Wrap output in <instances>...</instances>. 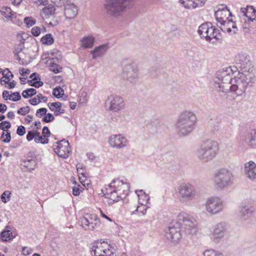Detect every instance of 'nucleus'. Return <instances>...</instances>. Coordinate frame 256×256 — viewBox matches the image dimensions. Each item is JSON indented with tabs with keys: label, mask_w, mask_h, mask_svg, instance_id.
Wrapping results in <instances>:
<instances>
[{
	"label": "nucleus",
	"mask_w": 256,
	"mask_h": 256,
	"mask_svg": "<svg viewBox=\"0 0 256 256\" xmlns=\"http://www.w3.org/2000/svg\"><path fill=\"white\" fill-rule=\"evenodd\" d=\"M82 46L85 48L92 47L94 42V38L92 36H85L81 40Z\"/></svg>",
	"instance_id": "obj_32"
},
{
	"label": "nucleus",
	"mask_w": 256,
	"mask_h": 256,
	"mask_svg": "<svg viewBox=\"0 0 256 256\" xmlns=\"http://www.w3.org/2000/svg\"><path fill=\"white\" fill-rule=\"evenodd\" d=\"M54 120V117L52 115V114L48 113L44 116L42 119V121L44 122H52Z\"/></svg>",
	"instance_id": "obj_43"
},
{
	"label": "nucleus",
	"mask_w": 256,
	"mask_h": 256,
	"mask_svg": "<svg viewBox=\"0 0 256 256\" xmlns=\"http://www.w3.org/2000/svg\"><path fill=\"white\" fill-rule=\"evenodd\" d=\"M181 232L186 235H196L198 232L196 222L182 214H179L178 222L170 224L166 230L165 236L169 241L178 242L182 238Z\"/></svg>",
	"instance_id": "obj_1"
},
{
	"label": "nucleus",
	"mask_w": 256,
	"mask_h": 256,
	"mask_svg": "<svg viewBox=\"0 0 256 256\" xmlns=\"http://www.w3.org/2000/svg\"><path fill=\"white\" fill-rule=\"evenodd\" d=\"M126 139L121 134L114 135L110 136L109 140L110 144L116 148H122L126 146Z\"/></svg>",
	"instance_id": "obj_16"
},
{
	"label": "nucleus",
	"mask_w": 256,
	"mask_h": 256,
	"mask_svg": "<svg viewBox=\"0 0 256 256\" xmlns=\"http://www.w3.org/2000/svg\"><path fill=\"white\" fill-rule=\"evenodd\" d=\"M14 238L12 234V232L9 230H3L0 233V238L2 241L6 242Z\"/></svg>",
	"instance_id": "obj_35"
},
{
	"label": "nucleus",
	"mask_w": 256,
	"mask_h": 256,
	"mask_svg": "<svg viewBox=\"0 0 256 256\" xmlns=\"http://www.w3.org/2000/svg\"><path fill=\"white\" fill-rule=\"evenodd\" d=\"M42 136L44 138H48L50 136V132L48 128L46 126H45L43 128L42 131Z\"/></svg>",
	"instance_id": "obj_53"
},
{
	"label": "nucleus",
	"mask_w": 256,
	"mask_h": 256,
	"mask_svg": "<svg viewBox=\"0 0 256 256\" xmlns=\"http://www.w3.org/2000/svg\"><path fill=\"white\" fill-rule=\"evenodd\" d=\"M247 87V83L244 82L239 76L233 78L230 91L234 92L237 96H241L244 92Z\"/></svg>",
	"instance_id": "obj_12"
},
{
	"label": "nucleus",
	"mask_w": 256,
	"mask_h": 256,
	"mask_svg": "<svg viewBox=\"0 0 256 256\" xmlns=\"http://www.w3.org/2000/svg\"><path fill=\"white\" fill-rule=\"evenodd\" d=\"M4 128H5L4 124L3 123V121H2V122H1L0 123V129L2 130H3L4 131H6V134L5 135L6 138H4V132H3L2 133V134L1 136V139H2V141L4 142L8 143L11 140L10 132L8 130H5Z\"/></svg>",
	"instance_id": "obj_31"
},
{
	"label": "nucleus",
	"mask_w": 256,
	"mask_h": 256,
	"mask_svg": "<svg viewBox=\"0 0 256 256\" xmlns=\"http://www.w3.org/2000/svg\"><path fill=\"white\" fill-rule=\"evenodd\" d=\"M37 165L36 156L32 152H29L26 157L20 160V166L28 170H34Z\"/></svg>",
	"instance_id": "obj_15"
},
{
	"label": "nucleus",
	"mask_w": 256,
	"mask_h": 256,
	"mask_svg": "<svg viewBox=\"0 0 256 256\" xmlns=\"http://www.w3.org/2000/svg\"><path fill=\"white\" fill-rule=\"evenodd\" d=\"M120 187H125L126 189L130 188L128 184L124 183L122 180H120L118 179L113 180L108 188L114 190V192H121Z\"/></svg>",
	"instance_id": "obj_22"
},
{
	"label": "nucleus",
	"mask_w": 256,
	"mask_h": 256,
	"mask_svg": "<svg viewBox=\"0 0 256 256\" xmlns=\"http://www.w3.org/2000/svg\"><path fill=\"white\" fill-rule=\"evenodd\" d=\"M122 76L130 82L138 77V68L136 64L127 61L122 62Z\"/></svg>",
	"instance_id": "obj_7"
},
{
	"label": "nucleus",
	"mask_w": 256,
	"mask_h": 256,
	"mask_svg": "<svg viewBox=\"0 0 256 256\" xmlns=\"http://www.w3.org/2000/svg\"><path fill=\"white\" fill-rule=\"evenodd\" d=\"M206 0H180V2L186 8H194L202 6Z\"/></svg>",
	"instance_id": "obj_19"
},
{
	"label": "nucleus",
	"mask_w": 256,
	"mask_h": 256,
	"mask_svg": "<svg viewBox=\"0 0 256 256\" xmlns=\"http://www.w3.org/2000/svg\"><path fill=\"white\" fill-rule=\"evenodd\" d=\"M7 110V106L5 104L0 103V112L4 113Z\"/></svg>",
	"instance_id": "obj_63"
},
{
	"label": "nucleus",
	"mask_w": 256,
	"mask_h": 256,
	"mask_svg": "<svg viewBox=\"0 0 256 256\" xmlns=\"http://www.w3.org/2000/svg\"><path fill=\"white\" fill-rule=\"evenodd\" d=\"M236 71L231 67L218 71L215 79V88L218 91L228 92L230 89L233 78H232L234 72Z\"/></svg>",
	"instance_id": "obj_3"
},
{
	"label": "nucleus",
	"mask_w": 256,
	"mask_h": 256,
	"mask_svg": "<svg viewBox=\"0 0 256 256\" xmlns=\"http://www.w3.org/2000/svg\"><path fill=\"white\" fill-rule=\"evenodd\" d=\"M218 252L214 250H206L204 252V256H216Z\"/></svg>",
	"instance_id": "obj_49"
},
{
	"label": "nucleus",
	"mask_w": 256,
	"mask_h": 256,
	"mask_svg": "<svg viewBox=\"0 0 256 256\" xmlns=\"http://www.w3.org/2000/svg\"><path fill=\"white\" fill-rule=\"evenodd\" d=\"M109 102V109L110 110L117 112L124 108L123 98L118 96L112 94L108 97L106 102Z\"/></svg>",
	"instance_id": "obj_11"
},
{
	"label": "nucleus",
	"mask_w": 256,
	"mask_h": 256,
	"mask_svg": "<svg viewBox=\"0 0 256 256\" xmlns=\"http://www.w3.org/2000/svg\"><path fill=\"white\" fill-rule=\"evenodd\" d=\"M55 8L52 4L46 6L42 10V13L45 15L46 18H47L50 16H53L55 12Z\"/></svg>",
	"instance_id": "obj_34"
},
{
	"label": "nucleus",
	"mask_w": 256,
	"mask_h": 256,
	"mask_svg": "<svg viewBox=\"0 0 256 256\" xmlns=\"http://www.w3.org/2000/svg\"><path fill=\"white\" fill-rule=\"evenodd\" d=\"M40 102H41L40 100H38V101L37 99L36 98H32L29 100V102L33 106L36 105V104H38L39 103H40Z\"/></svg>",
	"instance_id": "obj_60"
},
{
	"label": "nucleus",
	"mask_w": 256,
	"mask_h": 256,
	"mask_svg": "<svg viewBox=\"0 0 256 256\" xmlns=\"http://www.w3.org/2000/svg\"><path fill=\"white\" fill-rule=\"evenodd\" d=\"M52 94L58 98H60L64 94V90L60 86H56L54 88Z\"/></svg>",
	"instance_id": "obj_39"
},
{
	"label": "nucleus",
	"mask_w": 256,
	"mask_h": 256,
	"mask_svg": "<svg viewBox=\"0 0 256 256\" xmlns=\"http://www.w3.org/2000/svg\"><path fill=\"white\" fill-rule=\"evenodd\" d=\"M210 28L208 30V34L205 36V38L208 42H210L212 38H215L217 40L220 39V34L218 30L213 28L212 24L210 22Z\"/></svg>",
	"instance_id": "obj_26"
},
{
	"label": "nucleus",
	"mask_w": 256,
	"mask_h": 256,
	"mask_svg": "<svg viewBox=\"0 0 256 256\" xmlns=\"http://www.w3.org/2000/svg\"><path fill=\"white\" fill-rule=\"evenodd\" d=\"M36 94V90L34 88H29L24 90L22 92V96L27 98L34 96Z\"/></svg>",
	"instance_id": "obj_37"
},
{
	"label": "nucleus",
	"mask_w": 256,
	"mask_h": 256,
	"mask_svg": "<svg viewBox=\"0 0 256 256\" xmlns=\"http://www.w3.org/2000/svg\"><path fill=\"white\" fill-rule=\"evenodd\" d=\"M47 109L46 108H40L38 109L36 114V116L38 118H42L43 116H44L46 114V112H47Z\"/></svg>",
	"instance_id": "obj_46"
},
{
	"label": "nucleus",
	"mask_w": 256,
	"mask_h": 256,
	"mask_svg": "<svg viewBox=\"0 0 256 256\" xmlns=\"http://www.w3.org/2000/svg\"><path fill=\"white\" fill-rule=\"evenodd\" d=\"M244 173L246 176L252 180H256V164L252 161H250L244 164Z\"/></svg>",
	"instance_id": "obj_17"
},
{
	"label": "nucleus",
	"mask_w": 256,
	"mask_h": 256,
	"mask_svg": "<svg viewBox=\"0 0 256 256\" xmlns=\"http://www.w3.org/2000/svg\"><path fill=\"white\" fill-rule=\"evenodd\" d=\"M69 146L68 142L64 139L56 142L53 146L54 150L58 156L65 158L68 156L70 152Z\"/></svg>",
	"instance_id": "obj_10"
},
{
	"label": "nucleus",
	"mask_w": 256,
	"mask_h": 256,
	"mask_svg": "<svg viewBox=\"0 0 256 256\" xmlns=\"http://www.w3.org/2000/svg\"><path fill=\"white\" fill-rule=\"evenodd\" d=\"M120 188H121L122 196V198H124L128 194L129 188L126 189L125 187H120Z\"/></svg>",
	"instance_id": "obj_59"
},
{
	"label": "nucleus",
	"mask_w": 256,
	"mask_h": 256,
	"mask_svg": "<svg viewBox=\"0 0 256 256\" xmlns=\"http://www.w3.org/2000/svg\"><path fill=\"white\" fill-rule=\"evenodd\" d=\"M106 194L110 196V200H112L113 202H118L120 200L123 198L121 192H114V190H110L108 188H106Z\"/></svg>",
	"instance_id": "obj_30"
},
{
	"label": "nucleus",
	"mask_w": 256,
	"mask_h": 256,
	"mask_svg": "<svg viewBox=\"0 0 256 256\" xmlns=\"http://www.w3.org/2000/svg\"><path fill=\"white\" fill-rule=\"evenodd\" d=\"M50 64V70L54 72V74H58L62 72V67L56 64L51 62Z\"/></svg>",
	"instance_id": "obj_40"
},
{
	"label": "nucleus",
	"mask_w": 256,
	"mask_h": 256,
	"mask_svg": "<svg viewBox=\"0 0 256 256\" xmlns=\"http://www.w3.org/2000/svg\"><path fill=\"white\" fill-rule=\"evenodd\" d=\"M82 190L79 188L78 186H74L72 188V194L75 196L80 195Z\"/></svg>",
	"instance_id": "obj_56"
},
{
	"label": "nucleus",
	"mask_w": 256,
	"mask_h": 256,
	"mask_svg": "<svg viewBox=\"0 0 256 256\" xmlns=\"http://www.w3.org/2000/svg\"><path fill=\"white\" fill-rule=\"evenodd\" d=\"M234 176L232 172L226 168L219 170L216 174L214 182L216 186L220 188L229 186L232 184Z\"/></svg>",
	"instance_id": "obj_6"
},
{
	"label": "nucleus",
	"mask_w": 256,
	"mask_h": 256,
	"mask_svg": "<svg viewBox=\"0 0 256 256\" xmlns=\"http://www.w3.org/2000/svg\"><path fill=\"white\" fill-rule=\"evenodd\" d=\"M22 41L19 44L18 46L16 48H15V50L14 52V54H19L24 48V38H23V36L22 37Z\"/></svg>",
	"instance_id": "obj_48"
},
{
	"label": "nucleus",
	"mask_w": 256,
	"mask_h": 256,
	"mask_svg": "<svg viewBox=\"0 0 256 256\" xmlns=\"http://www.w3.org/2000/svg\"><path fill=\"white\" fill-rule=\"evenodd\" d=\"M30 112V108L29 106L22 107L17 110V113L18 114L25 116Z\"/></svg>",
	"instance_id": "obj_44"
},
{
	"label": "nucleus",
	"mask_w": 256,
	"mask_h": 256,
	"mask_svg": "<svg viewBox=\"0 0 256 256\" xmlns=\"http://www.w3.org/2000/svg\"><path fill=\"white\" fill-rule=\"evenodd\" d=\"M103 244H107L104 241L102 242H95L92 248V252H94V256H106L104 254V247Z\"/></svg>",
	"instance_id": "obj_25"
},
{
	"label": "nucleus",
	"mask_w": 256,
	"mask_h": 256,
	"mask_svg": "<svg viewBox=\"0 0 256 256\" xmlns=\"http://www.w3.org/2000/svg\"><path fill=\"white\" fill-rule=\"evenodd\" d=\"M236 62L239 64L238 68L241 71L250 70L252 68L250 57L246 54H240L236 56Z\"/></svg>",
	"instance_id": "obj_14"
},
{
	"label": "nucleus",
	"mask_w": 256,
	"mask_h": 256,
	"mask_svg": "<svg viewBox=\"0 0 256 256\" xmlns=\"http://www.w3.org/2000/svg\"><path fill=\"white\" fill-rule=\"evenodd\" d=\"M100 224V220L98 217L96 216V218H95L94 220H93V222H91L90 224L88 227L86 228V229L90 230H94L96 228L99 226Z\"/></svg>",
	"instance_id": "obj_41"
},
{
	"label": "nucleus",
	"mask_w": 256,
	"mask_h": 256,
	"mask_svg": "<svg viewBox=\"0 0 256 256\" xmlns=\"http://www.w3.org/2000/svg\"><path fill=\"white\" fill-rule=\"evenodd\" d=\"M8 98H12V96L9 94V92L6 90H4L2 92V98L5 100H7L8 99Z\"/></svg>",
	"instance_id": "obj_58"
},
{
	"label": "nucleus",
	"mask_w": 256,
	"mask_h": 256,
	"mask_svg": "<svg viewBox=\"0 0 256 256\" xmlns=\"http://www.w3.org/2000/svg\"><path fill=\"white\" fill-rule=\"evenodd\" d=\"M34 87H35L36 88H39L43 86L44 82L40 80H38L34 82Z\"/></svg>",
	"instance_id": "obj_61"
},
{
	"label": "nucleus",
	"mask_w": 256,
	"mask_h": 256,
	"mask_svg": "<svg viewBox=\"0 0 256 256\" xmlns=\"http://www.w3.org/2000/svg\"><path fill=\"white\" fill-rule=\"evenodd\" d=\"M37 97L38 100H42L44 102H46L48 100L47 97L43 96L41 94H39L37 95Z\"/></svg>",
	"instance_id": "obj_62"
},
{
	"label": "nucleus",
	"mask_w": 256,
	"mask_h": 256,
	"mask_svg": "<svg viewBox=\"0 0 256 256\" xmlns=\"http://www.w3.org/2000/svg\"><path fill=\"white\" fill-rule=\"evenodd\" d=\"M246 142L253 148H256V132L252 130L248 133L246 138Z\"/></svg>",
	"instance_id": "obj_29"
},
{
	"label": "nucleus",
	"mask_w": 256,
	"mask_h": 256,
	"mask_svg": "<svg viewBox=\"0 0 256 256\" xmlns=\"http://www.w3.org/2000/svg\"><path fill=\"white\" fill-rule=\"evenodd\" d=\"M24 22L28 27L29 28L34 26L36 24V20L32 19L31 18L26 17L24 19Z\"/></svg>",
	"instance_id": "obj_45"
},
{
	"label": "nucleus",
	"mask_w": 256,
	"mask_h": 256,
	"mask_svg": "<svg viewBox=\"0 0 256 256\" xmlns=\"http://www.w3.org/2000/svg\"><path fill=\"white\" fill-rule=\"evenodd\" d=\"M32 250L28 248L27 247H23L22 248V252L24 255H29L32 253Z\"/></svg>",
	"instance_id": "obj_57"
},
{
	"label": "nucleus",
	"mask_w": 256,
	"mask_h": 256,
	"mask_svg": "<svg viewBox=\"0 0 256 256\" xmlns=\"http://www.w3.org/2000/svg\"><path fill=\"white\" fill-rule=\"evenodd\" d=\"M108 48V46L106 44H102L96 47L91 52L92 54L93 59H96L98 57L103 56Z\"/></svg>",
	"instance_id": "obj_24"
},
{
	"label": "nucleus",
	"mask_w": 256,
	"mask_h": 256,
	"mask_svg": "<svg viewBox=\"0 0 256 256\" xmlns=\"http://www.w3.org/2000/svg\"><path fill=\"white\" fill-rule=\"evenodd\" d=\"M146 210L145 208H144L143 204H142V205L140 206H136V210H134L133 212V214H135V212H142L143 214H144L146 212Z\"/></svg>",
	"instance_id": "obj_54"
},
{
	"label": "nucleus",
	"mask_w": 256,
	"mask_h": 256,
	"mask_svg": "<svg viewBox=\"0 0 256 256\" xmlns=\"http://www.w3.org/2000/svg\"><path fill=\"white\" fill-rule=\"evenodd\" d=\"M31 32L34 36H38L40 33V28L38 26H34L32 28Z\"/></svg>",
	"instance_id": "obj_52"
},
{
	"label": "nucleus",
	"mask_w": 256,
	"mask_h": 256,
	"mask_svg": "<svg viewBox=\"0 0 256 256\" xmlns=\"http://www.w3.org/2000/svg\"><path fill=\"white\" fill-rule=\"evenodd\" d=\"M136 192L138 196L140 198V196L142 197L144 196V200L146 202L149 200L150 198L148 196H147L144 192L142 190H140L139 191L136 190Z\"/></svg>",
	"instance_id": "obj_50"
},
{
	"label": "nucleus",
	"mask_w": 256,
	"mask_h": 256,
	"mask_svg": "<svg viewBox=\"0 0 256 256\" xmlns=\"http://www.w3.org/2000/svg\"><path fill=\"white\" fill-rule=\"evenodd\" d=\"M218 150V144L216 142L206 140L202 142L196 150V154L202 163H207L216 156Z\"/></svg>",
	"instance_id": "obj_2"
},
{
	"label": "nucleus",
	"mask_w": 256,
	"mask_h": 256,
	"mask_svg": "<svg viewBox=\"0 0 256 256\" xmlns=\"http://www.w3.org/2000/svg\"><path fill=\"white\" fill-rule=\"evenodd\" d=\"M26 132V128L23 126H20L18 127L16 133L20 136H24Z\"/></svg>",
	"instance_id": "obj_51"
},
{
	"label": "nucleus",
	"mask_w": 256,
	"mask_h": 256,
	"mask_svg": "<svg viewBox=\"0 0 256 256\" xmlns=\"http://www.w3.org/2000/svg\"><path fill=\"white\" fill-rule=\"evenodd\" d=\"M220 24L221 26L220 27L221 30L224 32H232L231 29L232 28L237 30L235 22L232 19H229V18L224 20L221 21Z\"/></svg>",
	"instance_id": "obj_23"
},
{
	"label": "nucleus",
	"mask_w": 256,
	"mask_h": 256,
	"mask_svg": "<svg viewBox=\"0 0 256 256\" xmlns=\"http://www.w3.org/2000/svg\"><path fill=\"white\" fill-rule=\"evenodd\" d=\"M78 8L73 4H68L64 6V14L67 19L74 18L78 14Z\"/></svg>",
	"instance_id": "obj_21"
},
{
	"label": "nucleus",
	"mask_w": 256,
	"mask_h": 256,
	"mask_svg": "<svg viewBox=\"0 0 256 256\" xmlns=\"http://www.w3.org/2000/svg\"><path fill=\"white\" fill-rule=\"evenodd\" d=\"M41 42L43 44L51 45L54 42V39L50 34H48L41 38Z\"/></svg>",
	"instance_id": "obj_36"
},
{
	"label": "nucleus",
	"mask_w": 256,
	"mask_h": 256,
	"mask_svg": "<svg viewBox=\"0 0 256 256\" xmlns=\"http://www.w3.org/2000/svg\"><path fill=\"white\" fill-rule=\"evenodd\" d=\"M216 20L218 23H220L222 20H224L228 18V16H232V14L228 8L227 6L224 8L218 10L214 14Z\"/></svg>",
	"instance_id": "obj_20"
},
{
	"label": "nucleus",
	"mask_w": 256,
	"mask_h": 256,
	"mask_svg": "<svg viewBox=\"0 0 256 256\" xmlns=\"http://www.w3.org/2000/svg\"><path fill=\"white\" fill-rule=\"evenodd\" d=\"M8 88L9 89H12L15 87V86L16 84V82L15 80H13L12 82H8Z\"/></svg>",
	"instance_id": "obj_64"
},
{
	"label": "nucleus",
	"mask_w": 256,
	"mask_h": 256,
	"mask_svg": "<svg viewBox=\"0 0 256 256\" xmlns=\"http://www.w3.org/2000/svg\"><path fill=\"white\" fill-rule=\"evenodd\" d=\"M223 202L218 198H208L206 204V210L210 214H216L222 210Z\"/></svg>",
	"instance_id": "obj_9"
},
{
	"label": "nucleus",
	"mask_w": 256,
	"mask_h": 256,
	"mask_svg": "<svg viewBox=\"0 0 256 256\" xmlns=\"http://www.w3.org/2000/svg\"><path fill=\"white\" fill-rule=\"evenodd\" d=\"M11 192L6 190L1 195V199L3 202L6 203L10 200Z\"/></svg>",
	"instance_id": "obj_42"
},
{
	"label": "nucleus",
	"mask_w": 256,
	"mask_h": 256,
	"mask_svg": "<svg viewBox=\"0 0 256 256\" xmlns=\"http://www.w3.org/2000/svg\"><path fill=\"white\" fill-rule=\"evenodd\" d=\"M12 98H8V100L13 102H16L21 99V96L18 92H14L11 94Z\"/></svg>",
	"instance_id": "obj_47"
},
{
	"label": "nucleus",
	"mask_w": 256,
	"mask_h": 256,
	"mask_svg": "<svg viewBox=\"0 0 256 256\" xmlns=\"http://www.w3.org/2000/svg\"><path fill=\"white\" fill-rule=\"evenodd\" d=\"M132 2V0H106L104 6L107 14L116 17L129 8Z\"/></svg>",
	"instance_id": "obj_5"
},
{
	"label": "nucleus",
	"mask_w": 256,
	"mask_h": 256,
	"mask_svg": "<svg viewBox=\"0 0 256 256\" xmlns=\"http://www.w3.org/2000/svg\"><path fill=\"white\" fill-rule=\"evenodd\" d=\"M252 68L250 70L247 71H242V72H239L238 75L240 76V78L244 80V82L247 83L248 86L250 84V83L252 82L253 80L254 76L252 72Z\"/></svg>",
	"instance_id": "obj_27"
},
{
	"label": "nucleus",
	"mask_w": 256,
	"mask_h": 256,
	"mask_svg": "<svg viewBox=\"0 0 256 256\" xmlns=\"http://www.w3.org/2000/svg\"><path fill=\"white\" fill-rule=\"evenodd\" d=\"M228 228L224 222L218 223L214 226L212 236L215 242H219L226 235Z\"/></svg>",
	"instance_id": "obj_13"
},
{
	"label": "nucleus",
	"mask_w": 256,
	"mask_h": 256,
	"mask_svg": "<svg viewBox=\"0 0 256 256\" xmlns=\"http://www.w3.org/2000/svg\"><path fill=\"white\" fill-rule=\"evenodd\" d=\"M96 218V215L95 214H86L81 220L82 226L85 230L88 227L95 218Z\"/></svg>",
	"instance_id": "obj_28"
},
{
	"label": "nucleus",
	"mask_w": 256,
	"mask_h": 256,
	"mask_svg": "<svg viewBox=\"0 0 256 256\" xmlns=\"http://www.w3.org/2000/svg\"><path fill=\"white\" fill-rule=\"evenodd\" d=\"M178 196L181 200L188 202L193 200L196 192L194 186L190 184H182L178 188Z\"/></svg>",
	"instance_id": "obj_8"
},
{
	"label": "nucleus",
	"mask_w": 256,
	"mask_h": 256,
	"mask_svg": "<svg viewBox=\"0 0 256 256\" xmlns=\"http://www.w3.org/2000/svg\"><path fill=\"white\" fill-rule=\"evenodd\" d=\"M254 212V207L248 204H243L240 208V216L244 220L252 216Z\"/></svg>",
	"instance_id": "obj_18"
},
{
	"label": "nucleus",
	"mask_w": 256,
	"mask_h": 256,
	"mask_svg": "<svg viewBox=\"0 0 256 256\" xmlns=\"http://www.w3.org/2000/svg\"><path fill=\"white\" fill-rule=\"evenodd\" d=\"M210 22H206L202 24L198 28V34L201 38H205V36L208 34V30L210 28Z\"/></svg>",
	"instance_id": "obj_33"
},
{
	"label": "nucleus",
	"mask_w": 256,
	"mask_h": 256,
	"mask_svg": "<svg viewBox=\"0 0 256 256\" xmlns=\"http://www.w3.org/2000/svg\"><path fill=\"white\" fill-rule=\"evenodd\" d=\"M53 106H55V110L54 112V114L56 116H58L60 114H64V110L62 109V104L60 102H55V104H52Z\"/></svg>",
	"instance_id": "obj_38"
},
{
	"label": "nucleus",
	"mask_w": 256,
	"mask_h": 256,
	"mask_svg": "<svg viewBox=\"0 0 256 256\" xmlns=\"http://www.w3.org/2000/svg\"><path fill=\"white\" fill-rule=\"evenodd\" d=\"M196 120V116L192 112L186 111L181 114L176 123L180 134L186 136L190 134L194 129Z\"/></svg>",
	"instance_id": "obj_4"
},
{
	"label": "nucleus",
	"mask_w": 256,
	"mask_h": 256,
	"mask_svg": "<svg viewBox=\"0 0 256 256\" xmlns=\"http://www.w3.org/2000/svg\"><path fill=\"white\" fill-rule=\"evenodd\" d=\"M34 138V135L33 130L28 131L26 135V140L30 142Z\"/></svg>",
	"instance_id": "obj_55"
}]
</instances>
